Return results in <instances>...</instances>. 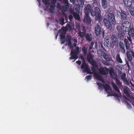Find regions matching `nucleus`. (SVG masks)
Instances as JSON below:
<instances>
[{
  "instance_id": "1",
  "label": "nucleus",
  "mask_w": 134,
  "mask_h": 134,
  "mask_svg": "<svg viewBox=\"0 0 134 134\" xmlns=\"http://www.w3.org/2000/svg\"><path fill=\"white\" fill-rule=\"evenodd\" d=\"M93 57V56L91 54L87 56L88 60L93 66L92 68V73H94V76L97 80H100L102 82H103L104 81L102 77L100 75L98 74V73L99 72L102 75H107L108 74V69L105 68H100V69H98L97 66L96 62L92 60Z\"/></svg>"
},
{
  "instance_id": "2",
  "label": "nucleus",
  "mask_w": 134,
  "mask_h": 134,
  "mask_svg": "<svg viewBox=\"0 0 134 134\" xmlns=\"http://www.w3.org/2000/svg\"><path fill=\"white\" fill-rule=\"evenodd\" d=\"M85 14H88L89 12H91V15L92 16H95V19L96 21H100L102 19V17L100 14V11L99 8L96 7L94 9L91 8L90 5H87L85 9Z\"/></svg>"
},
{
  "instance_id": "3",
  "label": "nucleus",
  "mask_w": 134,
  "mask_h": 134,
  "mask_svg": "<svg viewBox=\"0 0 134 134\" xmlns=\"http://www.w3.org/2000/svg\"><path fill=\"white\" fill-rule=\"evenodd\" d=\"M106 38L107 40L105 43H107V46L108 47H111L112 46L113 44L118 43L117 38L115 35H112L111 37H110L107 36ZM105 44H106V43Z\"/></svg>"
},
{
  "instance_id": "4",
  "label": "nucleus",
  "mask_w": 134,
  "mask_h": 134,
  "mask_svg": "<svg viewBox=\"0 0 134 134\" xmlns=\"http://www.w3.org/2000/svg\"><path fill=\"white\" fill-rule=\"evenodd\" d=\"M97 84L99 86L101 87L102 86L104 87L105 91L107 92V93H108L107 95L109 97L114 95V94L112 93V90L110 88V87L107 84H106L104 86L103 85H102L101 83H97Z\"/></svg>"
},
{
  "instance_id": "5",
  "label": "nucleus",
  "mask_w": 134,
  "mask_h": 134,
  "mask_svg": "<svg viewBox=\"0 0 134 134\" xmlns=\"http://www.w3.org/2000/svg\"><path fill=\"white\" fill-rule=\"evenodd\" d=\"M122 26L123 28V31L125 32H127L129 31V29L131 27V25L129 21H125L123 23Z\"/></svg>"
},
{
  "instance_id": "6",
  "label": "nucleus",
  "mask_w": 134,
  "mask_h": 134,
  "mask_svg": "<svg viewBox=\"0 0 134 134\" xmlns=\"http://www.w3.org/2000/svg\"><path fill=\"white\" fill-rule=\"evenodd\" d=\"M82 59L83 60V62L81 65V68L83 69V72H87L88 74H91L92 73L91 72L90 70H89L87 66L85 63L84 62V60L82 58Z\"/></svg>"
},
{
  "instance_id": "7",
  "label": "nucleus",
  "mask_w": 134,
  "mask_h": 134,
  "mask_svg": "<svg viewBox=\"0 0 134 134\" xmlns=\"http://www.w3.org/2000/svg\"><path fill=\"white\" fill-rule=\"evenodd\" d=\"M95 32L97 36H99L102 33V29L99 24H97L96 26Z\"/></svg>"
},
{
  "instance_id": "8",
  "label": "nucleus",
  "mask_w": 134,
  "mask_h": 134,
  "mask_svg": "<svg viewBox=\"0 0 134 134\" xmlns=\"http://www.w3.org/2000/svg\"><path fill=\"white\" fill-rule=\"evenodd\" d=\"M108 16V20L109 21L112 23L115 24V20L113 14L111 13H110L109 14Z\"/></svg>"
},
{
  "instance_id": "9",
  "label": "nucleus",
  "mask_w": 134,
  "mask_h": 134,
  "mask_svg": "<svg viewBox=\"0 0 134 134\" xmlns=\"http://www.w3.org/2000/svg\"><path fill=\"white\" fill-rule=\"evenodd\" d=\"M66 29L65 28H63L61 29L59 32L60 34L62 33L61 35V44L64 43V41H63V39L64 37V34L66 32Z\"/></svg>"
},
{
  "instance_id": "10",
  "label": "nucleus",
  "mask_w": 134,
  "mask_h": 134,
  "mask_svg": "<svg viewBox=\"0 0 134 134\" xmlns=\"http://www.w3.org/2000/svg\"><path fill=\"white\" fill-rule=\"evenodd\" d=\"M85 33V27L83 26L80 27V29L79 30V35L81 37H82L84 36Z\"/></svg>"
},
{
  "instance_id": "11",
  "label": "nucleus",
  "mask_w": 134,
  "mask_h": 134,
  "mask_svg": "<svg viewBox=\"0 0 134 134\" xmlns=\"http://www.w3.org/2000/svg\"><path fill=\"white\" fill-rule=\"evenodd\" d=\"M78 53L77 51L74 52L72 50H71V57L70 58V60H72L73 59H77L78 57L77 56V54Z\"/></svg>"
},
{
  "instance_id": "12",
  "label": "nucleus",
  "mask_w": 134,
  "mask_h": 134,
  "mask_svg": "<svg viewBox=\"0 0 134 134\" xmlns=\"http://www.w3.org/2000/svg\"><path fill=\"white\" fill-rule=\"evenodd\" d=\"M104 21L105 26L107 28L109 29H111L112 28L111 24L106 18H105L104 19Z\"/></svg>"
},
{
  "instance_id": "13",
  "label": "nucleus",
  "mask_w": 134,
  "mask_h": 134,
  "mask_svg": "<svg viewBox=\"0 0 134 134\" xmlns=\"http://www.w3.org/2000/svg\"><path fill=\"white\" fill-rule=\"evenodd\" d=\"M84 21L86 23L89 24L91 22V20L89 17L88 14H85L84 18Z\"/></svg>"
},
{
  "instance_id": "14",
  "label": "nucleus",
  "mask_w": 134,
  "mask_h": 134,
  "mask_svg": "<svg viewBox=\"0 0 134 134\" xmlns=\"http://www.w3.org/2000/svg\"><path fill=\"white\" fill-rule=\"evenodd\" d=\"M102 6L104 9H107L108 7V3L106 0H101Z\"/></svg>"
},
{
  "instance_id": "15",
  "label": "nucleus",
  "mask_w": 134,
  "mask_h": 134,
  "mask_svg": "<svg viewBox=\"0 0 134 134\" xmlns=\"http://www.w3.org/2000/svg\"><path fill=\"white\" fill-rule=\"evenodd\" d=\"M119 46L121 48V51L123 53H125V49L124 43L122 42H120L119 43Z\"/></svg>"
},
{
  "instance_id": "16",
  "label": "nucleus",
  "mask_w": 134,
  "mask_h": 134,
  "mask_svg": "<svg viewBox=\"0 0 134 134\" xmlns=\"http://www.w3.org/2000/svg\"><path fill=\"white\" fill-rule=\"evenodd\" d=\"M124 3L126 6H129L132 3V0H123Z\"/></svg>"
},
{
  "instance_id": "17",
  "label": "nucleus",
  "mask_w": 134,
  "mask_h": 134,
  "mask_svg": "<svg viewBox=\"0 0 134 134\" xmlns=\"http://www.w3.org/2000/svg\"><path fill=\"white\" fill-rule=\"evenodd\" d=\"M67 40L66 42V43H67L71 47H72V44L71 43V37L70 36H68L67 38Z\"/></svg>"
},
{
  "instance_id": "18",
  "label": "nucleus",
  "mask_w": 134,
  "mask_h": 134,
  "mask_svg": "<svg viewBox=\"0 0 134 134\" xmlns=\"http://www.w3.org/2000/svg\"><path fill=\"white\" fill-rule=\"evenodd\" d=\"M124 31H120L119 33L118 37L120 39L122 40L124 38L125 34Z\"/></svg>"
},
{
  "instance_id": "19",
  "label": "nucleus",
  "mask_w": 134,
  "mask_h": 134,
  "mask_svg": "<svg viewBox=\"0 0 134 134\" xmlns=\"http://www.w3.org/2000/svg\"><path fill=\"white\" fill-rule=\"evenodd\" d=\"M121 16L122 18L125 19L126 18L127 15L125 12L121 10L120 13Z\"/></svg>"
},
{
  "instance_id": "20",
  "label": "nucleus",
  "mask_w": 134,
  "mask_h": 134,
  "mask_svg": "<svg viewBox=\"0 0 134 134\" xmlns=\"http://www.w3.org/2000/svg\"><path fill=\"white\" fill-rule=\"evenodd\" d=\"M128 33L130 37L134 38V29L131 28L129 30Z\"/></svg>"
},
{
  "instance_id": "21",
  "label": "nucleus",
  "mask_w": 134,
  "mask_h": 134,
  "mask_svg": "<svg viewBox=\"0 0 134 134\" xmlns=\"http://www.w3.org/2000/svg\"><path fill=\"white\" fill-rule=\"evenodd\" d=\"M124 42L125 44L126 49H129L130 48V44L129 43L128 40L127 39H125L124 40Z\"/></svg>"
},
{
  "instance_id": "22",
  "label": "nucleus",
  "mask_w": 134,
  "mask_h": 134,
  "mask_svg": "<svg viewBox=\"0 0 134 134\" xmlns=\"http://www.w3.org/2000/svg\"><path fill=\"white\" fill-rule=\"evenodd\" d=\"M109 72L113 78H116V74L114 73V72L112 70H109Z\"/></svg>"
},
{
  "instance_id": "23",
  "label": "nucleus",
  "mask_w": 134,
  "mask_h": 134,
  "mask_svg": "<svg viewBox=\"0 0 134 134\" xmlns=\"http://www.w3.org/2000/svg\"><path fill=\"white\" fill-rule=\"evenodd\" d=\"M130 13L131 15L134 16V8L131 7L129 8Z\"/></svg>"
},
{
  "instance_id": "24",
  "label": "nucleus",
  "mask_w": 134,
  "mask_h": 134,
  "mask_svg": "<svg viewBox=\"0 0 134 134\" xmlns=\"http://www.w3.org/2000/svg\"><path fill=\"white\" fill-rule=\"evenodd\" d=\"M73 15L76 19L79 20L80 19L79 16L77 13H74Z\"/></svg>"
},
{
  "instance_id": "25",
  "label": "nucleus",
  "mask_w": 134,
  "mask_h": 134,
  "mask_svg": "<svg viewBox=\"0 0 134 134\" xmlns=\"http://www.w3.org/2000/svg\"><path fill=\"white\" fill-rule=\"evenodd\" d=\"M116 28L117 30L118 31H123V28L122 27V25H118Z\"/></svg>"
},
{
  "instance_id": "26",
  "label": "nucleus",
  "mask_w": 134,
  "mask_h": 134,
  "mask_svg": "<svg viewBox=\"0 0 134 134\" xmlns=\"http://www.w3.org/2000/svg\"><path fill=\"white\" fill-rule=\"evenodd\" d=\"M116 59L117 61L119 63H122V62L120 57L119 54H118L117 55Z\"/></svg>"
},
{
  "instance_id": "27",
  "label": "nucleus",
  "mask_w": 134,
  "mask_h": 134,
  "mask_svg": "<svg viewBox=\"0 0 134 134\" xmlns=\"http://www.w3.org/2000/svg\"><path fill=\"white\" fill-rule=\"evenodd\" d=\"M86 38L87 40H91L92 38L91 35L90 34H88L86 36Z\"/></svg>"
},
{
  "instance_id": "28",
  "label": "nucleus",
  "mask_w": 134,
  "mask_h": 134,
  "mask_svg": "<svg viewBox=\"0 0 134 134\" xmlns=\"http://www.w3.org/2000/svg\"><path fill=\"white\" fill-rule=\"evenodd\" d=\"M113 87L115 89V90L116 91L119 92V91L116 86L114 83H113Z\"/></svg>"
},
{
  "instance_id": "29",
  "label": "nucleus",
  "mask_w": 134,
  "mask_h": 134,
  "mask_svg": "<svg viewBox=\"0 0 134 134\" xmlns=\"http://www.w3.org/2000/svg\"><path fill=\"white\" fill-rule=\"evenodd\" d=\"M77 2L78 3V5L80 6L81 5H82L83 3V0H77Z\"/></svg>"
},
{
  "instance_id": "30",
  "label": "nucleus",
  "mask_w": 134,
  "mask_h": 134,
  "mask_svg": "<svg viewBox=\"0 0 134 134\" xmlns=\"http://www.w3.org/2000/svg\"><path fill=\"white\" fill-rule=\"evenodd\" d=\"M82 51L84 52V53L86 54V53L87 49L85 47H83L82 48Z\"/></svg>"
},
{
  "instance_id": "31",
  "label": "nucleus",
  "mask_w": 134,
  "mask_h": 134,
  "mask_svg": "<svg viewBox=\"0 0 134 134\" xmlns=\"http://www.w3.org/2000/svg\"><path fill=\"white\" fill-rule=\"evenodd\" d=\"M91 79V77L90 75H88L86 76V80L87 81H88Z\"/></svg>"
},
{
  "instance_id": "32",
  "label": "nucleus",
  "mask_w": 134,
  "mask_h": 134,
  "mask_svg": "<svg viewBox=\"0 0 134 134\" xmlns=\"http://www.w3.org/2000/svg\"><path fill=\"white\" fill-rule=\"evenodd\" d=\"M127 59H128V60L129 61H131L132 57L130 56V55H128V56H127Z\"/></svg>"
},
{
  "instance_id": "33",
  "label": "nucleus",
  "mask_w": 134,
  "mask_h": 134,
  "mask_svg": "<svg viewBox=\"0 0 134 134\" xmlns=\"http://www.w3.org/2000/svg\"><path fill=\"white\" fill-rule=\"evenodd\" d=\"M73 41L74 42V46H76V44L75 43L77 42V40L75 39H74L73 40Z\"/></svg>"
},
{
  "instance_id": "34",
  "label": "nucleus",
  "mask_w": 134,
  "mask_h": 134,
  "mask_svg": "<svg viewBox=\"0 0 134 134\" xmlns=\"http://www.w3.org/2000/svg\"><path fill=\"white\" fill-rule=\"evenodd\" d=\"M126 76V74L125 73H123L122 74V75L121 76L122 79H124L125 77Z\"/></svg>"
},
{
  "instance_id": "35",
  "label": "nucleus",
  "mask_w": 134,
  "mask_h": 134,
  "mask_svg": "<svg viewBox=\"0 0 134 134\" xmlns=\"http://www.w3.org/2000/svg\"><path fill=\"white\" fill-rule=\"evenodd\" d=\"M61 21V24L63 25L64 24V19H61L60 20Z\"/></svg>"
},
{
  "instance_id": "36",
  "label": "nucleus",
  "mask_w": 134,
  "mask_h": 134,
  "mask_svg": "<svg viewBox=\"0 0 134 134\" xmlns=\"http://www.w3.org/2000/svg\"><path fill=\"white\" fill-rule=\"evenodd\" d=\"M105 59L107 61H110V59L108 57H105Z\"/></svg>"
},
{
  "instance_id": "37",
  "label": "nucleus",
  "mask_w": 134,
  "mask_h": 134,
  "mask_svg": "<svg viewBox=\"0 0 134 134\" xmlns=\"http://www.w3.org/2000/svg\"><path fill=\"white\" fill-rule=\"evenodd\" d=\"M130 52L132 55V56L134 57V53L132 50H130Z\"/></svg>"
},
{
  "instance_id": "38",
  "label": "nucleus",
  "mask_w": 134,
  "mask_h": 134,
  "mask_svg": "<svg viewBox=\"0 0 134 134\" xmlns=\"http://www.w3.org/2000/svg\"><path fill=\"white\" fill-rule=\"evenodd\" d=\"M43 2L45 4H47L48 3L46 0H43Z\"/></svg>"
},
{
  "instance_id": "39",
  "label": "nucleus",
  "mask_w": 134,
  "mask_h": 134,
  "mask_svg": "<svg viewBox=\"0 0 134 134\" xmlns=\"http://www.w3.org/2000/svg\"><path fill=\"white\" fill-rule=\"evenodd\" d=\"M126 55L127 56L130 55V53L129 51H127L126 52Z\"/></svg>"
},
{
  "instance_id": "40",
  "label": "nucleus",
  "mask_w": 134,
  "mask_h": 134,
  "mask_svg": "<svg viewBox=\"0 0 134 134\" xmlns=\"http://www.w3.org/2000/svg\"><path fill=\"white\" fill-rule=\"evenodd\" d=\"M69 18L70 20L71 21L72 18V16L71 15H70L69 16Z\"/></svg>"
},
{
  "instance_id": "41",
  "label": "nucleus",
  "mask_w": 134,
  "mask_h": 134,
  "mask_svg": "<svg viewBox=\"0 0 134 134\" xmlns=\"http://www.w3.org/2000/svg\"><path fill=\"white\" fill-rule=\"evenodd\" d=\"M76 63L79 65H80L81 64V62L80 61H77Z\"/></svg>"
},
{
  "instance_id": "42",
  "label": "nucleus",
  "mask_w": 134,
  "mask_h": 134,
  "mask_svg": "<svg viewBox=\"0 0 134 134\" xmlns=\"http://www.w3.org/2000/svg\"><path fill=\"white\" fill-rule=\"evenodd\" d=\"M70 1L71 3H72L73 4L75 2L74 0H70Z\"/></svg>"
},
{
  "instance_id": "43",
  "label": "nucleus",
  "mask_w": 134,
  "mask_h": 134,
  "mask_svg": "<svg viewBox=\"0 0 134 134\" xmlns=\"http://www.w3.org/2000/svg\"><path fill=\"white\" fill-rule=\"evenodd\" d=\"M127 106L129 108H130V104H127Z\"/></svg>"
},
{
  "instance_id": "44",
  "label": "nucleus",
  "mask_w": 134,
  "mask_h": 134,
  "mask_svg": "<svg viewBox=\"0 0 134 134\" xmlns=\"http://www.w3.org/2000/svg\"><path fill=\"white\" fill-rule=\"evenodd\" d=\"M128 40L130 42V43H131V39L130 38H128Z\"/></svg>"
},
{
  "instance_id": "45",
  "label": "nucleus",
  "mask_w": 134,
  "mask_h": 134,
  "mask_svg": "<svg viewBox=\"0 0 134 134\" xmlns=\"http://www.w3.org/2000/svg\"><path fill=\"white\" fill-rule=\"evenodd\" d=\"M76 49H77V51H78L79 50V48L78 47H77V48H76Z\"/></svg>"
},
{
  "instance_id": "46",
  "label": "nucleus",
  "mask_w": 134,
  "mask_h": 134,
  "mask_svg": "<svg viewBox=\"0 0 134 134\" xmlns=\"http://www.w3.org/2000/svg\"><path fill=\"white\" fill-rule=\"evenodd\" d=\"M100 52V51H98V54H99V52Z\"/></svg>"
},
{
  "instance_id": "47",
  "label": "nucleus",
  "mask_w": 134,
  "mask_h": 134,
  "mask_svg": "<svg viewBox=\"0 0 134 134\" xmlns=\"http://www.w3.org/2000/svg\"><path fill=\"white\" fill-rule=\"evenodd\" d=\"M105 64L106 65H108V64L107 63L106 64V63H105Z\"/></svg>"
},
{
  "instance_id": "48",
  "label": "nucleus",
  "mask_w": 134,
  "mask_h": 134,
  "mask_svg": "<svg viewBox=\"0 0 134 134\" xmlns=\"http://www.w3.org/2000/svg\"><path fill=\"white\" fill-rule=\"evenodd\" d=\"M37 1L39 3V0H37Z\"/></svg>"
},
{
  "instance_id": "49",
  "label": "nucleus",
  "mask_w": 134,
  "mask_h": 134,
  "mask_svg": "<svg viewBox=\"0 0 134 134\" xmlns=\"http://www.w3.org/2000/svg\"><path fill=\"white\" fill-rule=\"evenodd\" d=\"M90 48L91 49V47H90Z\"/></svg>"
},
{
  "instance_id": "50",
  "label": "nucleus",
  "mask_w": 134,
  "mask_h": 134,
  "mask_svg": "<svg viewBox=\"0 0 134 134\" xmlns=\"http://www.w3.org/2000/svg\"><path fill=\"white\" fill-rule=\"evenodd\" d=\"M57 36H56V38H57Z\"/></svg>"
}]
</instances>
